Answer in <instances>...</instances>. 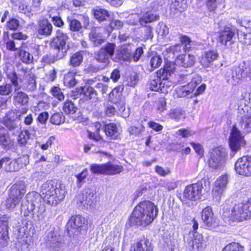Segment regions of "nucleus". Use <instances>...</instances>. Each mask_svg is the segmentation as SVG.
Listing matches in <instances>:
<instances>
[{
    "mask_svg": "<svg viewBox=\"0 0 251 251\" xmlns=\"http://www.w3.org/2000/svg\"><path fill=\"white\" fill-rule=\"evenodd\" d=\"M223 216L235 221H242L251 217V198L245 203H239L231 209L223 208Z\"/></svg>",
    "mask_w": 251,
    "mask_h": 251,
    "instance_id": "nucleus-3",
    "label": "nucleus"
},
{
    "mask_svg": "<svg viewBox=\"0 0 251 251\" xmlns=\"http://www.w3.org/2000/svg\"><path fill=\"white\" fill-rule=\"evenodd\" d=\"M7 75V77L10 79L11 81L10 83L12 85V86H13L15 91H17V90L19 88V83L18 81V77L16 74V73L14 72Z\"/></svg>",
    "mask_w": 251,
    "mask_h": 251,
    "instance_id": "nucleus-59",
    "label": "nucleus"
},
{
    "mask_svg": "<svg viewBox=\"0 0 251 251\" xmlns=\"http://www.w3.org/2000/svg\"><path fill=\"white\" fill-rule=\"evenodd\" d=\"M47 246L53 251H60L65 249L66 245L62 237L53 232L47 235Z\"/></svg>",
    "mask_w": 251,
    "mask_h": 251,
    "instance_id": "nucleus-15",
    "label": "nucleus"
},
{
    "mask_svg": "<svg viewBox=\"0 0 251 251\" xmlns=\"http://www.w3.org/2000/svg\"><path fill=\"white\" fill-rule=\"evenodd\" d=\"M87 224V220L81 215L73 216L70 219L68 224L73 228H78L83 227Z\"/></svg>",
    "mask_w": 251,
    "mask_h": 251,
    "instance_id": "nucleus-23",
    "label": "nucleus"
},
{
    "mask_svg": "<svg viewBox=\"0 0 251 251\" xmlns=\"http://www.w3.org/2000/svg\"><path fill=\"white\" fill-rule=\"evenodd\" d=\"M238 118L241 128L246 132L251 131V107L241 105L238 108Z\"/></svg>",
    "mask_w": 251,
    "mask_h": 251,
    "instance_id": "nucleus-9",
    "label": "nucleus"
},
{
    "mask_svg": "<svg viewBox=\"0 0 251 251\" xmlns=\"http://www.w3.org/2000/svg\"><path fill=\"white\" fill-rule=\"evenodd\" d=\"M159 19L158 14L154 13L152 11H148L139 18V22L141 25L143 26L148 23L153 22Z\"/></svg>",
    "mask_w": 251,
    "mask_h": 251,
    "instance_id": "nucleus-21",
    "label": "nucleus"
},
{
    "mask_svg": "<svg viewBox=\"0 0 251 251\" xmlns=\"http://www.w3.org/2000/svg\"><path fill=\"white\" fill-rule=\"evenodd\" d=\"M76 204L81 210H93L96 205V193L89 188L83 190L76 197Z\"/></svg>",
    "mask_w": 251,
    "mask_h": 251,
    "instance_id": "nucleus-6",
    "label": "nucleus"
},
{
    "mask_svg": "<svg viewBox=\"0 0 251 251\" xmlns=\"http://www.w3.org/2000/svg\"><path fill=\"white\" fill-rule=\"evenodd\" d=\"M14 88L11 83H3L0 85V95L5 96L11 95Z\"/></svg>",
    "mask_w": 251,
    "mask_h": 251,
    "instance_id": "nucleus-39",
    "label": "nucleus"
},
{
    "mask_svg": "<svg viewBox=\"0 0 251 251\" xmlns=\"http://www.w3.org/2000/svg\"><path fill=\"white\" fill-rule=\"evenodd\" d=\"M118 59L123 61H130L132 59L131 49L130 46H123L117 51Z\"/></svg>",
    "mask_w": 251,
    "mask_h": 251,
    "instance_id": "nucleus-25",
    "label": "nucleus"
},
{
    "mask_svg": "<svg viewBox=\"0 0 251 251\" xmlns=\"http://www.w3.org/2000/svg\"><path fill=\"white\" fill-rule=\"evenodd\" d=\"M6 47L7 50L11 51H15L18 50L19 47H16V43L13 39L8 38L5 41Z\"/></svg>",
    "mask_w": 251,
    "mask_h": 251,
    "instance_id": "nucleus-63",
    "label": "nucleus"
},
{
    "mask_svg": "<svg viewBox=\"0 0 251 251\" xmlns=\"http://www.w3.org/2000/svg\"><path fill=\"white\" fill-rule=\"evenodd\" d=\"M146 240L137 241L131 244L129 251H152L151 247L148 245Z\"/></svg>",
    "mask_w": 251,
    "mask_h": 251,
    "instance_id": "nucleus-24",
    "label": "nucleus"
},
{
    "mask_svg": "<svg viewBox=\"0 0 251 251\" xmlns=\"http://www.w3.org/2000/svg\"><path fill=\"white\" fill-rule=\"evenodd\" d=\"M67 21L69 23L70 29L71 31H78L81 29V24L79 21L68 17Z\"/></svg>",
    "mask_w": 251,
    "mask_h": 251,
    "instance_id": "nucleus-42",
    "label": "nucleus"
},
{
    "mask_svg": "<svg viewBox=\"0 0 251 251\" xmlns=\"http://www.w3.org/2000/svg\"><path fill=\"white\" fill-rule=\"evenodd\" d=\"M77 72L72 71L64 75L63 82L65 85L69 87H74L78 81Z\"/></svg>",
    "mask_w": 251,
    "mask_h": 251,
    "instance_id": "nucleus-26",
    "label": "nucleus"
},
{
    "mask_svg": "<svg viewBox=\"0 0 251 251\" xmlns=\"http://www.w3.org/2000/svg\"><path fill=\"white\" fill-rule=\"evenodd\" d=\"M103 130L106 136L110 137L112 139L117 138L118 136L117 128L114 124L106 125Z\"/></svg>",
    "mask_w": 251,
    "mask_h": 251,
    "instance_id": "nucleus-31",
    "label": "nucleus"
},
{
    "mask_svg": "<svg viewBox=\"0 0 251 251\" xmlns=\"http://www.w3.org/2000/svg\"><path fill=\"white\" fill-rule=\"evenodd\" d=\"M66 193L65 184L57 185L54 181L48 180L42 184L40 194L31 192L28 193L25 198L27 201L30 202L31 207L41 204V198L48 204L56 206L64 200Z\"/></svg>",
    "mask_w": 251,
    "mask_h": 251,
    "instance_id": "nucleus-1",
    "label": "nucleus"
},
{
    "mask_svg": "<svg viewBox=\"0 0 251 251\" xmlns=\"http://www.w3.org/2000/svg\"><path fill=\"white\" fill-rule=\"evenodd\" d=\"M187 7V4L185 0H174L171 4V8L177 10L182 12L184 11Z\"/></svg>",
    "mask_w": 251,
    "mask_h": 251,
    "instance_id": "nucleus-37",
    "label": "nucleus"
},
{
    "mask_svg": "<svg viewBox=\"0 0 251 251\" xmlns=\"http://www.w3.org/2000/svg\"><path fill=\"white\" fill-rule=\"evenodd\" d=\"M156 31L161 36H166L169 33V28L163 23H159L157 25Z\"/></svg>",
    "mask_w": 251,
    "mask_h": 251,
    "instance_id": "nucleus-56",
    "label": "nucleus"
},
{
    "mask_svg": "<svg viewBox=\"0 0 251 251\" xmlns=\"http://www.w3.org/2000/svg\"><path fill=\"white\" fill-rule=\"evenodd\" d=\"M32 218L36 222L42 221L46 219L50 220L54 217L51 210H46V207L43 203L37 204L31 207Z\"/></svg>",
    "mask_w": 251,
    "mask_h": 251,
    "instance_id": "nucleus-13",
    "label": "nucleus"
},
{
    "mask_svg": "<svg viewBox=\"0 0 251 251\" xmlns=\"http://www.w3.org/2000/svg\"><path fill=\"white\" fill-rule=\"evenodd\" d=\"M29 137L30 133L27 130L21 131L17 138L18 144L21 146H25Z\"/></svg>",
    "mask_w": 251,
    "mask_h": 251,
    "instance_id": "nucleus-43",
    "label": "nucleus"
},
{
    "mask_svg": "<svg viewBox=\"0 0 251 251\" xmlns=\"http://www.w3.org/2000/svg\"><path fill=\"white\" fill-rule=\"evenodd\" d=\"M168 115L171 119L176 122H178L182 118H184L185 112L180 108H176L174 109L170 110Z\"/></svg>",
    "mask_w": 251,
    "mask_h": 251,
    "instance_id": "nucleus-32",
    "label": "nucleus"
},
{
    "mask_svg": "<svg viewBox=\"0 0 251 251\" xmlns=\"http://www.w3.org/2000/svg\"><path fill=\"white\" fill-rule=\"evenodd\" d=\"M19 22L15 19H11L7 23V27L10 30H16L19 26Z\"/></svg>",
    "mask_w": 251,
    "mask_h": 251,
    "instance_id": "nucleus-61",
    "label": "nucleus"
},
{
    "mask_svg": "<svg viewBox=\"0 0 251 251\" xmlns=\"http://www.w3.org/2000/svg\"><path fill=\"white\" fill-rule=\"evenodd\" d=\"M88 175V170L87 169L83 170L81 173L75 175L77 178V183L78 186L79 187L82 185V183L84 182V180Z\"/></svg>",
    "mask_w": 251,
    "mask_h": 251,
    "instance_id": "nucleus-57",
    "label": "nucleus"
},
{
    "mask_svg": "<svg viewBox=\"0 0 251 251\" xmlns=\"http://www.w3.org/2000/svg\"><path fill=\"white\" fill-rule=\"evenodd\" d=\"M20 169L24 166H27L29 163V156L28 155L22 156L17 159Z\"/></svg>",
    "mask_w": 251,
    "mask_h": 251,
    "instance_id": "nucleus-64",
    "label": "nucleus"
},
{
    "mask_svg": "<svg viewBox=\"0 0 251 251\" xmlns=\"http://www.w3.org/2000/svg\"><path fill=\"white\" fill-rule=\"evenodd\" d=\"M60 52L57 51L55 55H46L43 56L42 61L46 64H53L57 61L62 59L63 57H59Z\"/></svg>",
    "mask_w": 251,
    "mask_h": 251,
    "instance_id": "nucleus-44",
    "label": "nucleus"
},
{
    "mask_svg": "<svg viewBox=\"0 0 251 251\" xmlns=\"http://www.w3.org/2000/svg\"><path fill=\"white\" fill-rule=\"evenodd\" d=\"M195 59L193 55L187 54H182L178 56L175 61V64L177 66L183 67L184 68L191 67L195 63Z\"/></svg>",
    "mask_w": 251,
    "mask_h": 251,
    "instance_id": "nucleus-19",
    "label": "nucleus"
},
{
    "mask_svg": "<svg viewBox=\"0 0 251 251\" xmlns=\"http://www.w3.org/2000/svg\"><path fill=\"white\" fill-rule=\"evenodd\" d=\"M229 146L232 151H236L244 147L246 142L236 126H233L229 138Z\"/></svg>",
    "mask_w": 251,
    "mask_h": 251,
    "instance_id": "nucleus-14",
    "label": "nucleus"
},
{
    "mask_svg": "<svg viewBox=\"0 0 251 251\" xmlns=\"http://www.w3.org/2000/svg\"><path fill=\"white\" fill-rule=\"evenodd\" d=\"M24 79V87L25 90L33 92L36 89V76L31 69L25 70Z\"/></svg>",
    "mask_w": 251,
    "mask_h": 251,
    "instance_id": "nucleus-18",
    "label": "nucleus"
},
{
    "mask_svg": "<svg viewBox=\"0 0 251 251\" xmlns=\"http://www.w3.org/2000/svg\"><path fill=\"white\" fill-rule=\"evenodd\" d=\"M14 100L15 103L25 105L28 102V97L25 93L22 91L16 92V91L14 96Z\"/></svg>",
    "mask_w": 251,
    "mask_h": 251,
    "instance_id": "nucleus-34",
    "label": "nucleus"
},
{
    "mask_svg": "<svg viewBox=\"0 0 251 251\" xmlns=\"http://www.w3.org/2000/svg\"><path fill=\"white\" fill-rule=\"evenodd\" d=\"M63 110L66 114L72 115L76 112L77 108L72 101L67 100L64 103Z\"/></svg>",
    "mask_w": 251,
    "mask_h": 251,
    "instance_id": "nucleus-40",
    "label": "nucleus"
},
{
    "mask_svg": "<svg viewBox=\"0 0 251 251\" xmlns=\"http://www.w3.org/2000/svg\"><path fill=\"white\" fill-rule=\"evenodd\" d=\"M65 117L62 113H56L53 114L50 119V122L53 125H59L64 123Z\"/></svg>",
    "mask_w": 251,
    "mask_h": 251,
    "instance_id": "nucleus-45",
    "label": "nucleus"
},
{
    "mask_svg": "<svg viewBox=\"0 0 251 251\" xmlns=\"http://www.w3.org/2000/svg\"><path fill=\"white\" fill-rule=\"evenodd\" d=\"M68 40L69 36L67 34L59 29L56 31L55 36L51 39L50 47L60 52L59 57H64L66 56L69 49V46L67 45Z\"/></svg>",
    "mask_w": 251,
    "mask_h": 251,
    "instance_id": "nucleus-7",
    "label": "nucleus"
},
{
    "mask_svg": "<svg viewBox=\"0 0 251 251\" xmlns=\"http://www.w3.org/2000/svg\"><path fill=\"white\" fill-rule=\"evenodd\" d=\"M115 44L108 43L102 47L96 53V59L106 66L110 62V59L113 55L115 49Z\"/></svg>",
    "mask_w": 251,
    "mask_h": 251,
    "instance_id": "nucleus-10",
    "label": "nucleus"
},
{
    "mask_svg": "<svg viewBox=\"0 0 251 251\" xmlns=\"http://www.w3.org/2000/svg\"><path fill=\"white\" fill-rule=\"evenodd\" d=\"M83 55L80 52H76L70 57V65L72 67L79 66L82 62Z\"/></svg>",
    "mask_w": 251,
    "mask_h": 251,
    "instance_id": "nucleus-36",
    "label": "nucleus"
},
{
    "mask_svg": "<svg viewBox=\"0 0 251 251\" xmlns=\"http://www.w3.org/2000/svg\"><path fill=\"white\" fill-rule=\"evenodd\" d=\"M201 81V77L196 74L192 76V80L186 85L179 87L176 91L179 97H185L192 93Z\"/></svg>",
    "mask_w": 251,
    "mask_h": 251,
    "instance_id": "nucleus-11",
    "label": "nucleus"
},
{
    "mask_svg": "<svg viewBox=\"0 0 251 251\" xmlns=\"http://www.w3.org/2000/svg\"><path fill=\"white\" fill-rule=\"evenodd\" d=\"M101 126V125L99 123H96L95 124V127L96 128V133L88 131V137L95 141H99L101 139V136L99 134L100 128Z\"/></svg>",
    "mask_w": 251,
    "mask_h": 251,
    "instance_id": "nucleus-51",
    "label": "nucleus"
},
{
    "mask_svg": "<svg viewBox=\"0 0 251 251\" xmlns=\"http://www.w3.org/2000/svg\"><path fill=\"white\" fill-rule=\"evenodd\" d=\"M157 111L161 113L166 110V101L164 98H160L157 104Z\"/></svg>",
    "mask_w": 251,
    "mask_h": 251,
    "instance_id": "nucleus-62",
    "label": "nucleus"
},
{
    "mask_svg": "<svg viewBox=\"0 0 251 251\" xmlns=\"http://www.w3.org/2000/svg\"><path fill=\"white\" fill-rule=\"evenodd\" d=\"M235 169L239 175L251 176V157L244 156L239 158L235 164Z\"/></svg>",
    "mask_w": 251,
    "mask_h": 251,
    "instance_id": "nucleus-12",
    "label": "nucleus"
},
{
    "mask_svg": "<svg viewBox=\"0 0 251 251\" xmlns=\"http://www.w3.org/2000/svg\"><path fill=\"white\" fill-rule=\"evenodd\" d=\"M144 128V126L142 125L139 126H131L128 128V131L130 135L137 136L143 132Z\"/></svg>",
    "mask_w": 251,
    "mask_h": 251,
    "instance_id": "nucleus-54",
    "label": "nucleus"
},
{
    "mask_svg": "<svg viewBox=\"0 0 251 251\" xmlns=\"http://www.w3.org/2000/svg\"><path fill=\"white\" fill-rule=\"evenodd\" d=\"M201 216L204 226L206 228L212 229L218 226L211 207L207 206L204 208L201 212Z\"/></svg>",
    "mask_w": 251,
    "mask_h": 251,
    "instance_id": "nucleus-16",
    "label": "nucleus"
},
{
    "mask_svg": "<svg viewBox=\"0 0 251 251\" xmlns=\"http://www.w3.org/2000/svg\"><path fill=\"white\" fill-rule=\"evenodd\" d=\"M9 217L4 215L0 218V245L5 246L9 239L8 231V220Z\"/></svg>",
    "mask_w": 251,
    "mask_h": 251,
    "instance_id": "nucleus-17",
    "label": "nucleus"
},
{
    "mask_svg": "<svg viewBox=\"0 0 251 251\" xmlns=\"http://www.w3.org/2000/svg\"><path fill=\"white\" fill-rule=\"evenodd\" d=\"M90 170L94 174H105V164L102 165L93 164L91 166Z\"/></svg>",
    "mask_w": 251,
    "mask_h": 251,
    "instance_id": "nucleus-53",
    "label": "nucleus"
},
{
    "mask_svg": "<svg viewBox=\"0 0 251 251\" xmlns=\"http://www.w3.org/2000/svg\"><path fill=\"white\" fill-rule=\"evenodd\" d=\"M0 144L4 147H7L10 144L9 135L3 132V130H0Z\"/></svg>",
    "mask_w": 251,
    "mask_h": 251,
    "instance_id": "nucleus-52",
    "label": "nucleus"
},
{
    "mask_svg": "<svg viewBox=\"0 0 251 251\" xmlns=\"http://www.w3.org/2000/svg\"><path fill=\"white\" fill-rule=\"evenodd\" d=\"M171 75V70L164 68L160 69L156 72V76L152 77L149 84V88L151 91H162L164 92L165 83H162V79L167 78Z\"/></svg>",
    "mask_w": 251,
    "mask_h": 251,
    "instance_id": "nucleus-8",
    "label": "nucleus"
},
{
    "mask_svg": "<svg viewBox=\"0 0 251 251\" xmlns=\"http://www.w3.org/2000/svg\"><path fill=\"white\" fill-rule=\"evenodd\" d=\"M81 92L88 99L93 101H96L98 100V94L96 90L91 86H85L82 88Z\"/></svg>",
    "mask_w": 251,
    "mask_h": 251,
    "instance_id": "nucleus-28",
    "label": "nucleus"
},
{
    "mask_svg": "<svg viewBox=\"0 0 251 251\" xmlns=\"http://www.w3.org/2000/svg\"><path fill=\"white\" fill-rule=\"evenodd\" d=\"M235 32V29L229 26L225 27L221 32V43L227 45V42L231 41Z\"/></svg>",
    "mask_w": 251,
    "mask_h": 251,
    "instance_id": "nucleus-20",
    "label": "nucleus"
},
{
    "mask_svg": "<svg viewBox=\"0 0 251 251\" xmlns=\"http://www.w3.org/2000/svg\"><path fill=\"white\" fill-rule=\"evenodd\" d=\"M162 59L161 57L158 54L152 56L150 61V65L151 68V71L159 67L162 63Z\"/></svg>",
    "mask_w": 251,
    "mask_h": 251,
    "instance_id": "nucleus-48",
    "label": "nucleus"
},
{
    "mask_svg": "<svg viewBox=\"0 0 251 251\" xmlns=\"http://www.w3.org/2000/svg\"><path fill=\"white\" fill-rule=\"evenodd\" d=\"M204 247L202 236L200 234H197L195 238L192 240V247L196 251H201Z\"/></svg>",
    "mask_w": 251,
    "mask_h": 251,
    "instance_id": "nucleus-35",
    "label": "nucleus"
},
{
    "mask_svg": "<svg viewBox=\"0 0 251 251\" xmlns=\"http://www.w3.org/2000/svg\"><path fill=\"white\" fill-rule=\"evenodd\" d=\"M157 206L151 201L140 202L134 208L130 217L133 224L146 226L152 223L157 215Z\"/></svg>",
    "mask_w": 251,
    "mask_h": 251,
    "instance_id": "nucleus-2",
    "label": "nucleus"
},
{
    "mask_svg": "<svg viewBox=\"0 0 251 251\" xmlns=\"http://www.w3.org/2000/svg\"><path fill=\"white\" fill-rule=\"evenodd\" d=\"M105 174L114 175L120 173L123 171V167L120 165L113 164L111 163L105 164Z\"/></svg>",
    "mask_w": 251,
    "mask_h": 251,
    "instance_id": "nucleus-30",
    "label": "nucleus"
},
{
    "mask_svg": "<svg viewBox=\"0 0 251 251\" xmlns=\"http://www.w3.org/2000/svg\"><path fill=\"white\" fill-rule=\"evenodd\" d=\"M203 186L201 182L194 183L187 186L180 199L183 204L191 206V202L195 201L201 199Z\"/></svg>",
    "mask_w": 251,
    "mask_h": 251,
    "instance_id": "nucleus-5",
    "label": "nucleus"
},
{
    "mask_svg": "<svg viewBox=\"0 0 251 251\" xmlns=\"http://www.w3.org/2000/svg\"><path fill=\"white\" fill-rule=\"evenodd\" d=\"M155 171L158 175L161 176H165L171 173V170L169 168L164 169L158 165L156 166L155 168Z\"/></svg>",
    "mask_w": 251,
    "mask_h": 251,
    "instance_id": "nucleus-60",
    "label": "nucleus"
},
{
    "mask_svg": "<svg viewBox=\"0 0 251 251\" xmlns=\"http://www.w3.org/2000/svg\"><path fill=\"white\" fill-rule=\"evenodd\" d=\"M93 15L95 18L99 22L106 21L110 16L107 10L99 7L93 10Z\"/></svg>",
    "mask_w": 251,
    "mask_h": 251,
    "instance_id": "nucleus-29",
    "label": "nucleus"
},
{
    "mask_svg": "<svg viewBox=\"0 0 251 251\" xmlns=\"http://www.w3.org/2000/svg\"><path fill=\"white\" fill-rule=\"evenodd\" d=\"M26 184L24 181L19 180L13 184L9 191V196L6 201V208L13 210L18 205L26 192Z\"/></svg>",
    "mask_w": 251,
    "mask_h": 251,
    "instance_id": "nucleus-4",
    "label": "nucleus"
},
{
    "mask_svg": "<svg viewBox=\"0 0 251 251\" xmlns=\"http://www.w3.org/2000/svg\"><path fill=\"white\" fill-rule=\"evenodd\" d=\"M19 56L22 62L26 64L31 63L33 59L32 55L30 54L28 52L24 50L20 51Z\"/></svg>",
    "mask_w": 251,
    "mask_h": 251,
    "instance_id": "nucleus-50",
    "label": "nucleus"
},
{
    "mask_svg": "<svg viewBox=\"0 0 251 251\" xmlns=\"http://www.w3.org/2000/svg\"><path fill=\"white\" fill-rule=\"evenodd\" d=\"M52 30L51 24L47 21H43L39 24L38 33L42 35L48 36L51 34Z\"/></svg>",
    "mask_w": 251,
    "mask_h": 251,
    "instance_id": "nucleus-27",
    "label": "nucleus"
},
{
    "mask_svg": "<svg viewBox=\"0 0 251 251\" xmlns=\"http://www.w3.org/2000/svg\"><path fill=\"white\" fill-rule=\"evenodd\" d=\"M3 165H4V170L6 172H16L20 169L17 159L10 161V158L9 157V161Z\"/></svg>",
    "mask_w": 251,
    "mask_h": 251,
    "instance_id": "nucleus-41",
    "label": "nucleus"
},
{
    "mask_svg": "<svg viewBox=\"0 0 251 251\" xmlns=\"http://www.w3.org/2000/svg\"><path fill=\"white\" fill-rule=\"evenodd\" d=\"M123 23L122 21L118 20H112L109 23L107 30L111 32L114 29H120L123 27Z\"/></svg>",
    "mask_w": 251,
    "mask_h": 251,
    "instance_id": "nucleus-55",
    "label": "nucleus"
},
{
    "mask_svg": "<svg viewBox=\"0 0 251 251\" xmlns=\"http://www.w3.org/2000/svg\"><path fill=\"white\" fill-rule=\"evenodd\" d=\"M180 40L181 42L180 44H181V47L183 46L182 48L184 51L185 52L191 49L192 41L188 36L182 35L180 37Z\"/></svg>",
    "mask_w": 251,
    "mask_h": 251,
    "instance_id": "nucleus-46",
    "label": "nucleus"
},
{
    "mask_svg": "<svg viewBox=\"0 0 251 251\" xmlns=\"http://www.w3.org/2000/svg\"><path fill=\"white\" fill-rule=\"evenodd\" d=\"M218 56V54L214 51H209L205 53L202 57V59H205L208 62L212 61L213 60L217 59Z\"/></svg>",
    "mask_w": 251,
    "mask_h": 251,
    "instance_id": "nucleus-58",
    "label": "nucleus"
},
{
    "mask_svg": "<svg viewBox=\"0 0 251 251\" xmlns=\"http://www.w3.org/2000/svg\"><path fill=\"white\" fill-rule=\"evenodd\" d=\"M50 94L59 100H62L64 99L61 89L58 86H53L50 89Z\"/></svg>",
    "mask_w": 251,
    "mask_h": 251,
    "instance_id": "nucleus-49",
    "label": "nucleus"
},
{
    "mask_svg": "<svg viewBox=\"0 0 251 251\" xmlns=\"http://www.w3.org/2000/svg\"><path fill=\"white\" fill-rule=\"evenodd\" d=\"M244 247L238 243L232 242L226 245L222 251H243Z\"/></svg>",
    "mask_w": 251,
    "mask_h": 251,
    "instance_id": "nucleus-47",
    "label": "nucleus"
},
{
    "mask_svg": "<svg viewBox=\"0 0 251 251\" xmlns=\"http://www.w3.org/2000/svg\"><path fill=\"white\" fill-rule=\"evenodd\" d=\"M210 167L216 169L220 165V148H215L210 152V157L208 162Z\"/></svg>",
    "mask_w": 251,
    "mask_h": 251,
    "instance_id": "nucleus-22",
    "label": "nucleus"
},
{
    "mask_svg": "<svg viewBox=\"0 0 251 251\" xmlns=\"http://www.w3.org/2000/svg\"><path fill=\"white\" fill-rule=\"evenodd\" d=\"M244 70L243 67L241 66H235L232 68L231 70V77L234 80L232 83L235 84L236 82L241 79L243 77Z\"/></svg>",
    "mask_w": 251,
    "mask_h": 251,
    "instance_id": "nucleus-33",
    "label": "nucleus"
},
{
    "mask_svg": "<svg viewBox=\"0 0 251 251\" xmlns=\"http://www.w3.org/2000/svg\"><path fill=\"white\" fill-rule=\"evenodd\" d=\"M89 38L93 45L96 47L100 46L104 42L101 35L96 31H92L90 34Z\"/></svg>",
    "mask_w": 251,
    "mask_h": 251,
    "instance_id": "nucleus-38",
    "label": "nucleus"
}]
</instances>
